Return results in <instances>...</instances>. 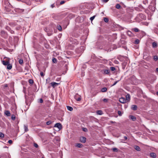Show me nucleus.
Masks as SVG:
<instances>
[{
  "label": "nucleus",
  "mask_w": 158,
  "mask_h": 158,
  "mask_svg": "<svg viewBox=\"0 0 158 158\" xmlns=\"http://www.w3.org/2000/svg\"><path fill=\"white\" fill-rule=\"evenodd\" d=\"M117 47L116 45L113 44L111 46V47L110 48L106 49L107 51H110L112 50H113L114 49H115L117 48Z\"/></svg>",
  "instance_id": "obj_1"
},
{
  "label": "nucleus",
  "mask_w": 158,
  "mask_h": 158,
  "mask_svg": "<svg viewBox=\"0 0 158 158\" xmlns=\"http://www.w3.org/2000/svg\"><path fill=\"white\" fill-rule=\"evenodd\" d=\"M137 17L138 18H140L141 19H146L145 16L142 13H139V14L137 15Z\"/></svg>",
  "instance_id": "obj_2"
},
{
  "label": "nucleus",
  "mask_w": 158,
  "mask_h": 158,
  "mask_svg": "<svg viewBox=\"0 0 158 158\" xmlns=\"http://www.w3.org/2000/svg\"><path fill=\"white\" fill-rule=\"evenodd\" d=\"M119 101L122 103H124L127 102H126V100L125 98H120Z\"/></svg>",
  "instance_id": "obj_3"
},
{
  "label": "nucleus",
  "mask_w": 158,
  "mask_h": 158,
  "mask_svg": "<svg viewBox=\"0 0 158 158\" xmlns=\"http://www.w3.org/2000/svg\"><path fill=\"white\" fill-rule=\"evenodd\" d=\"M54 127L58 128L59 129H60L62 128V125L60 123H57L55 124Z\"/></svg>",
  "instance_id": "obj_4"
},
{
  "label": "nucleus",
  "mask_w": 158,
  "mask_h": 158,
  "mask_svg": "<svg viewBox=\"0 0 158 158\" xmlns=\"http://www.w3.org/2000/svg\"><path fill=\"white\" fill-rule=\"evenodd\" d=\"M50 84H51V85L52 86V87L53 88H54L56 86L58 85L59 84V83L55 82H51L50 83Z\"/></svg>",
  "instance_id": "obj_5"
},
{
  "label": "nucleus",
  "mask_w": 158,
  "mask_h": 158,
  "mask_svg": "<svg viewBox=\"0 0 158 158\" xmlns=\"http://www.w3.org/2000/svg\"><path fill=\"white\" fill-rule=\"evenodd\" d=\"M80 141L82 143H85L86 141V139L84 137H81L80 138Z\"/></svg>",
  "instance_id": "obj_6"
},
{
  "label": "nucleus",
  "mask_w": 158,
  "mask_h": 158,
  "mask_svg": "<svg viewBox=\"0 0 158 158\" xmlns=\"http://www.w3.org/2000/svg\"><path fill=\"white\" fill-rule=\"evenodd\" d=\"M125 99L126 100L127 102H129L130 101V96L129 94H128L126 95Z\"/></svg>",
  "instance_id": "obj_7"
},
{
  "label": "nucleus",
  "mask_w": 158,
  "mask_h": 158,
  "mask_svg": "<svg viewBox=\"0 0 158 158\" xmlns=\"http://www.w3.org/2000/svg\"><path fill=\"white\" fill-rule=\"evenodd\" d=\"M7 67L6 69H7L10 70L12 68V65L10 63L6 65Z\"/></svg>",
  "instance_id": "obj_8"
},
{
  "label": "nucleus",
  "mask_w": 158,
  "mask_h": 158,
  "mask_svg": "<svg viewBox=\"0 0 158 158\" xmlns=\"http://www.w3.org/2000/svg\"><path fill=\"white\" fill-rule=\"evenodd\" d=\"M2 64L5 66H6L7 64H8L10 62H8V61H5V60H2Z\"/></svg>",
  "instance_id": "obj_9"
},
{
  "label": "nucleus",
  "mask_w": 158,
  "mask_h": 158,
  "mask_svg": "<svg viewBox=\"0 0 158 158\" xmlns=\"http://www.w3.org/2000/svg\"><path fill=\"white\" fill-rule=\"evenodd\" d=\"M129 117V118L130 119H132V121H136V118L135 116H134L133 115H130Z\"/></svg>",
  "instance_id": "obj_10"
},
{
  "label": "nucleus",
  "mask_w": 158,
  "mask_h": 158,
  "mask_svg": "<svg viewBox=\"0 0 158 158\" xmlns=\"http://www.w3.org/2000/svg\"><path fill=\"white\" fill-rule=\"evenodd\" d=\"M137 107L136 105H132L131 106V108L132 110H135L137 109Z\"/></svg>",
  "instance_id": "obj_11"
},
{
  "label": "nucleus",
  "mask_w": 158,
  "mask_h": 158,
  "mask_svg": "<svg viewBox=\"0 0 158 158\" xmlns=\"http://www.w3.org/2000/svg\"><path fill=\"white\" fill-rule=\"evenodd\" d=\"M150 156L153 158H155L156 157V154L155 153L152 152L150 153Z\"/></svg>",
  "instance_id": "obj_12"
},
{
  "label": "nucleus",
  "mask_w": 158,
  "mask_h": 158,
  "mask_svg": "<svg viewBox=\"0 0 158 158\" xmlns=\"http://www.w3.org/2000/svg\"><path fill=\"white\" fill-rule=\"evenodd\" d=\"M96 113L97 114L101 115L103 114V112L101 110H98L96 111Z\"/></svg>",
  "instance_id": "obj_13"
},
{
  "label": "nucleus",
  "mask_w": 158,
  "mask_h": 158,
  "mask_svg": "<svg viewBox=\"0 0 158 158\" xmlns=\"http://www.w3.org/2000/svg\"><path fill=\"white\" fill-rule=\"evenodd\" d=\"M127 35L130 37L132 36L133 34L130 31H128L127 32Z\"/></svg>",
  "instance_id": "obj_14"
},
{
  "label": "nucleus",
  "mask_w": 158,
  "mask_h": 158,
  "mask_svg": "<svg viewBox=\"0 0 158 158\" xmlns=\"http://www.w3.org/2000/svg\"><path fill=\"white\" fill-rule=\"evenodd\" d=\"M16 109V106L15 105H14L13 106V108H12L11 110L12 111H13L14 113H15V111Z\"/></svg>",
  "instance_id": "obj_15"
},
{
  "label": "nucleus",
  "mask_w": 158,
  "mask_h": 158,
  "mask_svg": "<svg viewBox=\"0 0 158 158\" xmlns=\"http://www.w3.org/2000/svg\"><path fill=\"white\" fill-rule=\"evenodd\" d=\"M5 114L7 116H10V112L8 110H6V111L5 112Z\"/></svg>",
  "instance_id": "obj_16"
},
{
  "label": "nucleus",
  "mask_w": 158,
  "mask_h": 158,
  "mask_svg": "<svg viewBox=\"0 0 158 158\" xmlns=\"http://www.w3.org/2000/svg\"><path fill=\"white\" fill-rule=\"evenodd\" d=\"M112 150L113 152H118V151H120L119 149L116 148H112Z\"/></svg>",
  "instance_id": "obj_17"
},
{
  "label": "nucleus",
  "mask_w": 158,
  "mask_h": 158,
  "mask_svg": "<svg viewBox=\"0 0 158 158\" xmlns=\"http://www.w3.org/2000/svg\"><path fill=\"white\" fill-rule=\"evenodd\" d=\"M24 128L25 132H27L28 131L27 126L24 125Z\"/></svg>",
  "instance_id": "obj_18"
},
{
  "label": "nucleus",
  "mask_w": 158,
  "mask_h": 158,
  "mask_svg": "<svg viewBox=\"0 0 158 158\" xmlns=\"http://www.w3.org/2000/svg\"><path fill=\"white\" fill-rule=\"evenodd\" d=\"M157 44L156 42H153V43H152V46L153 48H156L157 46Z\"/></svg>",
  "instance_id": "obj_19"
},
{
  "label": "nucleus",
  "mask_w": 158,
  "mask_h": 158,
  "mask_svg": "<svg viewBox=\"0 0 158 158\" xmlns=\"http://www.w3.org/2000/svg\"><path fill=\"white\" fill-rule=\"evenodd\" d=\"M107 88L106 87H104L102 89L101 91L102 92H105L107 91Z\"/></svg>",
  "instance_id": "obj_20"
},
{
  "label": "nucleus",
  "mask_w": 158,
  "mask_h": 158,
  "mask_svg": "<svg viewBox=\"0 0 158 158\" xmlns=\"http://www.w3.org/2000/svg\"><path fill=\"white\" fill-rule=\"evenodd\" d=\"M76 146L78 148H81L83 146V145L81 143H77L76 144Z\"/></svg>",
  "instance_id": "obj_21"
},
{
  "label": "nucleus",
  "mask_w": 158,
  "mask_h": 158,
  "mask_svg": "<svg viewBox=\"0 0 158 158\" xmlns=\"http://www.w3.org/2000/svg\"><path fill=\"white\" fill-rule=\"evenodd\" d=\"M67 109L70 111H72L73 110V108L71 106H67Z\"/></svg>",
  "instance_id": "obj_22"
},
{
  "label": "nucleus",
  "mask_w": 158,
  "mask_h": 158,
  "mask_svg": "<svg viewBox=\"0 0 158 158\" xmlns=\"http://www.w3.org/2000/svg\"><path fill=\"white\" fill-rule=\"evenodd\" d=\"M135 149L137 151H140V148L139 147L137 146H136L135 147Z\"/></svg>",
  "instance_id": "obj_23"
},
{
  "label": "nucleus",
  "mask_w": 158,
  "mask_h": 158,
  "mask_svg": "<svg viewBox=\"0 0 158 158\" xmlns=\"http://www.w3.org/2000/svg\"><path fill=\"white\" fill-rule=\"evenodd\" d=\"M51 81V79L49 77L48 78L46 79V83H49L50 81Z\"/></svg>",
  "instance_id": "obj_24"
},
{
  "label": "nucleus",
  "mask_w": 158,
  "mask_h": 158,
  "mask_svg": "<svg viewBox=\"0 0 158 158\" xmlns=\"http://www.w3.org/2000/svg\"><path fill=\"white\" fill-rule=\"evenodd\" d=\"M57 28L60 31H61L62 30V27L60 25H57Z\"/></svg>",
  "instance_id": "obj_25"
},
{
  "label": "nucleus",
  "mask_w": 158,
  "mask_h": 158,
  "mask_svg": "<svg viewBox=\"0 0 158 158\" xmlns=\"http://www.w3.org/2000/svg\"><path fill=\"white\" fill-rule=\"evenodd\" d=\"M4 59H5V60H4L7 61H8V62H10V58H8V57H5L4 58Z\"/></svg>",
  "instance_id": "obj_26"
},
{
  "label": "nucleus",
  "mask_w": 158,
  "mask_h": 158,
  "mask_svg": "<svg viewBox=\"0 0 158 158\" xmlns=\"http://www.w3.org/2000/svg\"><path fill=\"white\" fill-rule=\"evenodd\" d=\"M110 73V71L106 69L104 71V73L106 74H108Z\"/></svg>",
  "instance_id": "obj_27"
},
{
  "label": "nucleus",
  "mask_w": 158,
  "mask_h": 158,
  "mask_svg": "<svg viewBox=\"0 0 158 158\" xmlns=\"http://www.w3.org/2000/svg\"><path fill=\"white\" fill-rule=\"evenodd\" d=\"M110 37L111 38H114V39H116L117 38L116 35V34H113L112 36H110Z\"/></svg>",
  "instance_id": "obj_28"
},
{
  "label": "nucleus",
  "mask_w": 158,
  "mask_h": 158,
  "mask_svg": "<svg viewBox=\"0 0 158 158\" xmlns=\"http://www.w3.org/2000/svg\"><path fill=\"white\" fill-rule=\"evenodd\" d=\"M116 8L117 9H119L121 8V6L119 4H117L116 5Z\"/></svg>",
  "instance_id": "obj_29"
},
{
  "label": "nucleus",
  "mask_w": 158,
  "mask_h": 158,
  "mask_svg": "<svg viewBox=\"0 0 158 158\" xmlns=\"http://www.w3.org/2000/svg\"><path fill=\"white\" fill-rule=\"evenodd\" d=\"M52 123V122L51 121H48L46 122V124L47 125H49L51 124Z\"/></svg>",
  "instance_id": "obj_30"
},
{
  "label": "nucleus",
  "mask_w": 158,
  "mask_h": 158,
  "mask_svg": "<svg viewBox=\"0 0 158 158\" xmlns=\"http://www.w3.org/2000/svg\"><path fill=\"white\" fill-rule=\"evenodd\" d=\"M4 135L2 133L0 132V137L2 138H4Z\"/></svg>",
  "instance_id": "obj_31"
},
{
  "label": "nucleus",
  "mask_w": 158,
  "mask_h": 158,
  "mask_svg": "<svg viewBox=\"0 0 158 158\" xmlns=\"http://www.w3.org/2000/svg\"><path fill=\"white\" fill-rule=\"evenodd\" d=\"M133 30L135 32H138L139 31V29L137 28H135L133 29Z\"/></svg>",
  "instance_id": "obj_32"
},
{
  "label": "nucleus",
  "mask_w": 158,
  "mask_h": 158,
  "mask_svg": "<svg viewBox=\"0 0 158 158\" xmlns=\"http://www.w3.org/2000/svg\"><path fill=\"white\" fill-rule=\"evenodd\" d=\"M17 11H19L20 12H23L24 11V10L23 9H16Z\"/></svg>",
  "instance_id": "obj_33"
},
{
  "label": "nucleus",
  "mask_w": 158,
  "mask_h": 158,
  "mask_svg": "<svg viewBox=\"0 0 158 158\" xmlns=\"http://www.w3.org/2000/svg\"><path fill=\"white\" fill-rule=\"evenodd\" d=\"M29 82L31 84H32L33 83V81L32 80L30 79L29 80Z\"/></svg>",
  "instance_id": "obj_34"
},
{
  "label": "nucleus",
  "mask_w": 158,
  "mask_h": 158,
  "mask_svg": "<svg viewBox=\"0 0 158 158\" xmlns=\"http://www.w3.org/2000/svg\"><path fill=\"white\" fill-rule=\"evenodd\" d=\"M52 61L53 63H56L57 62V60L56 58H53L52 59Z\"/></svg>",
  "instance_id": "obj_35"
},
{
  "label": "nucleus",
  "mask_w": 158,
  "mask_h": 158,
  "mask_svg": "<svg viewBox=\"0 0 158 158\" xmlns=\"http://www.w3.org/2000/svg\"><path fill=\"white\" fill-rule=\"evenodd\" d=\"M2 86L3 87V88L5 89L8 87V85L6 84L3 85Z\"/></svg>",
  "instance_id": "obj_36"
},
{
  "label": "nucleus",
  "mask_w": 158,
  "mask_h": 158,
  "mask_svg": "<svg viewBox=\"0 0 158 158\" xmlns=\"http://www.w3.org/2000/svg\"><path fill=\"white\" fill-rule=\"evenodd\" d=\"M19 63L21 64H23V60L22 59H20L19 60Z\"/></svg>",
  "instance_id": "obj_37"
},
{
  "label": "nucleus",
  "mask_w": 158,
  "mask_h": 158,
  "mask_svg": "<svg viewBox=\"0 0 158 158\" xmlns=\"http://www.w3.org/2000/svg\"><path fill=\"white\" fill-rule=\"evenodd\" d=\"M154 59L155 61H157L158 59V57L157 56H154Z\"/></svg>",
  "instance_id": "obj_38"
},
{
  "label": "nucleus",
  "mask_w": 158,
  "mask_h": 158,
  "mask_svg": "<svg viewBox=\"0 0 158 158\" xmlns=\"http://www.w3.org/2000/svg\"><path fill=\"white\" fill-rule=\"evenodd\" d=\"M11 119L13 120H15V116L14 114L12 115Z\"/></svg>",
  "instance_id": "obj_39"
},
{
  "label": "nucleus",
  "mask_w": 158,
  "mask_h": 158,
  "mask_svg": "<svg viewBox=\"0 0 158 158\" xmlns=\"http://www.w3.org/2000/svg\"><path fill=\"white\" fill-rule=\"evenodd\" d=\"M139 42V41L138 39H136L135 41V44H138Z\"/></svg>",
  "instance_id": "obj_40"
},
{
  "label": "nucleus",
  "mask_w": 158,
  "mask_h": 158,
  "mask_svg": "<svg viewBox=\"0 0 158 158\" xmlns=\"http://www.w3.org/2000/svg\"><path fill=\"white\" fill-rule=\"evenodd\" d=\"M82 130L85 132H87L88 131V130L86 128H82Z\"/></svg>",
  "instance_id": "obj_41"
},
{
  "label": "nucleus",
  "mask_w": 158,
  "mask_h": 158,
  "mask_svg": "<svg viewBox=\"0 0 158 158\" xmlns=\"http://www.w3.org/2000/svg\"><path fill=\"white\" fill-rule=\"evenodd\" d=\"M95 17V15H94V16H93L90 17V19L91 21H92L94 20V19Z\"/></svg>",
  "instance_id": "obj_42"
},
{
  "label": "nucleus",
  "mask_w": 158,
  "mask_h": 158,
  "mask_svg": "<svg viewBox=\"0 0 158 158\" xmlns=\"http://www.w3.org/2000/svg\"><path fill=\"white\" fill-rule=\"evenodd\" d=\"M104 21L105 22H108L109 21V19H108L107 18H104Z\"/></svg>",
  "instance_id": "obj_43"
},
{
  "label": "nucleus",
  "mask_w": 158,
  "mask_h": 158,
  "mask_svg": "<svg viewBox=\"0 0 158 158\" xmlns=\"http://www.w3.org/2000/svg\"><path fill=\"white\" fill-rule=\"evenodd\" d=\"M121 80V79H120L119 80H118L117 81H116L112 85V86H113L114 85H115L119 81H120Z\"/></svg>",
  "instance_id": "obj_44"
},
{
  "label": "nucleus",
  "mask_w": 158,
  "mask_h": 158,
  "mask_svg": "<svg viewBox=\"0 0 158 158\" xmlns=\"http://www.w3.org/2000/svg\"><path fill=\"white\" fill-rule=\"evenodd\" d=\"M34 146L36 148H37L38 147V145L36 143H34Z\"/></svg>",
  "instance_id": "obj_45"
},
{
  "label": "nucleus",
  "mask_w": 158,
  "mask_h": 158,
  "mask_svg": "<svg viewBox=\"0 0 158 158\" xmlns=\"http://www.w3.org/2000/svg\"><path fill=\"white\" fill-rule=\"evenodd\" d=\"M6 29L8 31H10L11 30L10 28L8 26H6Z\"/></svg>",
  "instance_id": "obj_46"
},
{
  "label": "nucleus",
  "mask_w": 158,
  "mask_h": 158,
  "mask_svg": "<svg viewBox=\"0 0 158 158\" xmlns=\"http://www.w3.org/2000/svg\"><path fill=\"white\" fill-rule=\"evenodd\" d=\"M118 113L119 116H121L122 115L121 112L119 110L118 111Z\"/></svg>",
  "instance_id": "obj_47"
},
{
  "label": "nucleus",
  "mask_w": 158,
  "mask_h": 158,
  "mask_svg": "<svg viewBox=\"0 0 158 158\" xmlns=\"http://www.w3.org/2000/svg\"><path fill=\"white\" fill-rule=\"evenodd\" d=\"M110 69L111 71H114L115 70V68L114 67H112L110 68Z\"/></svg>",
  "instance_id": "obj_48"
},
{
  "label": "nucleus",
  "mask_w": 158,
  "mask_h": 158,
  "mask_svg": "<svg viewBox=\"0 0 158 158\" xmlns=\"http://www.w3.org/2000/svg\"><path fill=\"white\" fill-rule=\"evenodd\" d=\"M65 2V1H61L60 2V5H62L63 4H64Z\"/></svg>",
  "instance_id": "obj_49"
},
{
  "label": "nucleus",
  "mask_w": 158,
  "mask_h": 158,
  "mask_svg": "<svg viewBox=\"0 0 158 158\" xmlns=\"http://www.w3.org/2000/svg\"><path fill=\"white\" fill-rule=\"evenodd\" d=\"M75 99H76V100L77 101H80L81 99V97H79L78 98H75Z\"/></svg>",
  "instance_id": "obj_50"
},
{
  "label": "nucleus",
  "mask_w": 158,
  "mask_h": 158,
  "mask_svg": "<svg viewBox=\"0 0 158 158\" xmlns=\"http://www.w3.org/2000/svg\"><path fill=\"white\" fill-rule=\"evenodd\" d=\"M108 99L104 98L103 100V101L104 102H108Z\"/></svg>",
  "instance_id": "obj_51"
},
{
  "label": "nucleus",
  "mask_w": 158,
  "mask_h": 158,
  "mask_svg": "<svg viewBox=\"0 0 158 158\" xmlns=\"http://www.w3.org/2000/svg\"><path fill=\"white\" fill-rule=\"evenodd\" d=\"M40 75L42 77H43L44 76V74L42 72H41L40 73Z\"/></svg>",
  "instance_id": "obj_52"
},
{
  "label": "nucleus",
  "mask_w": 158,
  "mask_h": 158,
  "mask_svg": "<svg viewBox=\"0 0 158 158\" xmlns=\"http://www.w3.org/2000/svg\"><path fill=\"white\" fill-rule=\"evenodd\" d=\"M8 143H10V144H11L12 143V140H9L8 141Z\"/></svg>",
  "instance_id": "obj_53"
},
{
  "label": "nucleus",
  "mask_w": 158,
  "mask_h": 158,
  "mask_svg": "<svg viewBox=\"0 0 158 158\" xmlns=\"http://www.w3.org/2000/svg\"><path fill=\"white\" fill-rule=\"evenodd\" d=\"M39 101L41 103H42L43 102V100L42 98L40 99Z\"/></svg>",
  "instance_id": "obj_54"
},
{
  "label": "nucleus",
  "mask_w": 158,
  "mask_h": 158,
  "mask_svg": "<svg viewBox=\"0 0 158 158\" xmlns=\"http://www.w3.org/2000/svg\"><path fill=\"white\" fill-rule=\"evenodd\" d=\"M109 0H102V1L104 2H107Z\"/></svg>",
  "instance_id": "obj_55"
},
{
  "label": "nucleus",
  "mask_w": 158,
  "mask_h": 158,
  "mask_svg": "<svg viewBox=\"0 0 158 158\" xmlns=\"http://www.w3.org/2000/svg\"><path fill=\"white\" fill-rule=\"evenodd\" d=\"M1 34L2 35L3 34H6V33H5V32L4 31H2L1 32Z\"/></svg>",
  "instance_id": "obj_56"
},
{
  "label": "nucleus",
  "mask_w": 158,
  "mask_h": 158,
  "mask_svg": "<svg viewBox=\"0 0 158 158\" xmlns=\"http://www.w3.org/2000/svg\"><path fill=\"white\" fill-rule=\"evenodd\" d=\"M10 32L11 33V34L14 33V32L13 31L10 30Z\"/></svg>",
  "instance_id": "obj_57"
},
{
  "label": "nucleus",
  "mask_w": 158,
  "mask_h": 158,
  "mask_svg": "<svg viewBox=\"0 0 158 158\" xmlns=\"http://www.w3.org/2000/svg\"><path fill=\"white\" fill-rule=\"evenodd\" d=\"M51 6L52 8L54 7V4L51 5Z\"/></svg>",
  "instance_id": "obj_58"
},
{
  "label": "nucleus",
  "mask_w": 158,
  "mask_h": 158,
  "mask_svg": "<svg viewBox=\"0 0 158 158\" xmlns=\"http://www.w3.org/2000/svg\"><path fill=\"white\" fill-rule=\"evenodd\" d=\"M124 139L125 140H127V137L125 136L124 137Z\"/></svg>",
  "instance_id": "obj_59"
},
{
  "label": "nucleus",
  "mask_w": 158,
  "mask_h": 158,
  "mask_svg": "<svg viewBox=\"0 0 158 158\" xmlns=\"http://www.w3.org/2000/svg\"><path fill=\"white\" fill-rule=\"evenodd\" d=\"M135 10H139V8H138V7H136V8H135Z\"/></svg>",
  "instance_id": "obj_60"
},
{
  "label": "nucleus",
  "mask_w": 158,
  "mask_h": 158,
  "mask_svg": "<svg viewBox=\"0 0 158 158\" xmlns=\"http://www.w3.org/2000/svg\"><path fill=\"white\" fill-rule=\"evenodd\" d=\"M84 48V47H81L80 48V49H82L83 48Z\"/></svg>",
  "instance_id": "obj_61"
},
{
  "label": "nucleus",
  "mask_w": 158,
  "mask_h": 158,
  "mask_svg": "<svg viewBox=\"0 0 158 158\" xmlns=\"http://www.w3.org/2000/svg\"><path fill=\"white\" fill-rule=\"evenodd\" d=\"M156 71L158 72V68L156 69Z\"/></svg>",
  "instance_id": "obj_62"
},
{
  "label": "nucleus",
  "mask_w": 158,
  "mask_h": 158,
  "mask_svg": "<svg viewBox=\"0 0 158 158\" xmlns=\"http://www.w3.org/2000/svg\"><path fill=\"white\" fill-rule=\"evenodd\" d=\"M117 62H118L117 61H116V62H115V63H117Z\"/></svg>",
  "instance_id": "obj_63"
},
{
  "label": "nucleus",
  "mask_w": 158,
  "mask_h": 158,
  "mask_svg": "<svg viewBox=\"0 0 158 158\" xmlns=\"http://www.w3.org/2000/svg\"><path fill=\"white\" fill-rule=\"evenodd\" d=\"M157 94L158 95V91L157 92Z\"/></svg>",
  "instance_id": "obj_64"
}]
</instances>
